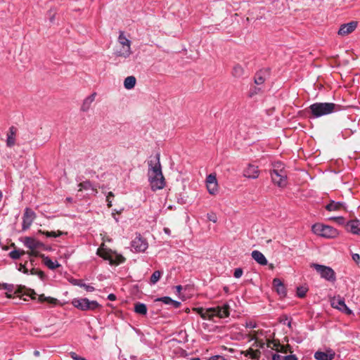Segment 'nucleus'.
Returning a JSON list of instances; mask_svg holds the SVG:
<instances>
[{"mask_svg": "<svg viewBox=\"0 0 360 360\" xmlns=\"http://www.w3.org/2000/svg\"><path fill=\"white\" fill-rule=\"evenodd\" d=\"M160 155L156 153L154 160L148 161V181L152 191L162 189L165 186V177L162 172V167L160 161Z\"/></svg>", "mask_w": 360, "mask_h": 360, "instance_id": "1", "label": "nucleus"}, {"mask_svg": "<svg viewBox=\"0 0 360 360\" xmlns=\"http://www.w3.org/2000/svg\"><path fill=\"white\" fill-rule=\"evenodd\" d=\"M341 110V106L334 103H314L309 105L307 111L310 117L318 118L328 115Z\"/></svg>", "mask_w": 360, "mask_h": 360, "instance_id": "2", "label": "nucleus"}, {"mask_svg": "<svg viewBox=\"0 0 360 360\" xmlns=\"http://www.w3.org/2000/svg\"><path fill=\"white\" fill-rule=\"evenodd\" d=\"M195 311L203 319L212 320L214 317L223 319L229 316L230 306L228 303H224L223 305L216 307L207 309L196 308Z\"/></svg>", "mask_w": 360, "mask_h": 360, "instance_id": "3", "label": "nucleus"}, {"mask_svg": "<svg viewBox=\"0 0 360 360\" xmlns=\"http://www.w3.org/2000/svg\"><path fill=\"white\" fill-rule=\"evenodd\" d=\"M281 167V163L274 165V169L271 172V177L273 183L278 187L283 188L287 184L286 172Z\"/></svg>", "mask_w": 360, "mask_h": 360, "instance_id": "4", "label": "nucleus"}, {"mask_svg": "<svg viewBox=\"0 0 360 360\" xmlns=\"http://www.w3.org/2000/svg\"><path fill=\"white\" fill-rule=\"evenodd\" d=\"M311 230L316 235L326 238H334L339 234L338 230L333 226L319 223L314 224Z\"/></svg>", "mask_w": 360, "mask_h": 360, "instance_id": "5", "label": "nucleus"}, {"mask_svg": "<svg viewBox=\"0 0 360 360\" xmlns=\"http://www.w3.org/2000/svg\"><path fill=\"white\" fill-rule=\"evenodd\" d=\"M72 304L81 311H94L101 307L97 301H91L88 298H74Z\"/></svg>", "mask_w": 360, "mask_h": 360, "instance_id": "6", "label": "nucleus"}, {"mask_svg": "<svg viewBox=\"0 0 360 360\" xmlns=\"http://www.w3.org/2000/svg\"><path fill=\"white\" fill-rule=\"evenodd\" d=\"M118 41L122 45L123 49L117 51L115 53L118 57L128 58L132 53L131 50V41L124 34L123 32H120Z\"/></svg>", "mask_w": 360, "mask_h": 360, "instance_id": "7", "label": "nucleus"}, {"mask_svg": "<svg viewBox=\"0 0 360 360\" xmlns=\"http://www.w3.org/2000/svg\"><path fill=\"white\" fill-rule=\"evenodd\" d=\"M311 267L314 269L321 276L328 281H335V274L332 268L324 265L312 263Z\"/></svg>", "mask_w": 360, "mask_h": 360, "instance_id": "8", "label": "nucleus"}, {"mask_svg": "<svg viewBox=\"0 0 360 360\" xmlns=\"http://www.w3.org/2000/svg\"><path fill=\"white\" fill-rule=\"evenodd\" d=\"M266 346L267 347L276 350L277 352H281L283 354H292L293 352L292 348L290 345H281L278 341H276L275 340H268L266 342Z\"/></svg>", "mask_w": 360, "mask_h": 360, "instance_id": "9", "label": "nucleus"}, {"mask_svg": "<svg viewBox=\"0 0 360 360\" xmlns=\"http://www.w3.org/2000/svg\"><path fill=\"white\" fill-rule=\"evenodd\" d=\"M22 242L24 245L31 250H37L38 249H43L45 250H48V248L43 243L36 240L32 237H25Z\"/></svg>", "mask_w": 360, "mask_h": 360, "instance_id": "10", "label": "nucleus"}, {"mask_svg": "<svg viewBox=\"0 0 360 360\" xmlns=\"http://www.w3.org/2000/svg\"><path fill=\"white\" fill-rule=\"evenodd\" d=\"M331 306L347 315L352 314V311L346 305L344 298L340 296L335 297L331 300Z\"/></svg>", "mask_w": 360, "mask_h": 360, "instance_id": "11", "label": "nucleus"}, {"mask_svg": "<svg viewBox=\"0 0 360 360\" xmlns=\"http://www.w3.org/2000/svg\"><path fill=\"white\" fill-rule=\"evenodd\" d=\"M131 247L136 252H143L148 248V245L146 240L141 234H137L131 241Z\"/></svg>", "mask_w": 360, "mask_h": 360, "instance_id": "12", "label": "nucleus"}, {"mask_svg": "<svg viewBox=\"0 0 360 360\" xmlns=\"http://www.w3.org/2000/svg\"><path fill=\"white\" fill-rule=\"evenodd\" d=\"M36 217V214L30 208L27 207L22 217V230L28 229Z\"/></svg>", "mask_w": 360, "mask_h": 360, "instance_id": "13", "label": "nucleus"}, {"mask_svg": "<svg viewBox=\"0 0 360 360\" xmlns=\"http://www.w3.org/2000/svg\"><path fill=\"white\" fill-rule=\"evenodd\" d=\"M358 22L356 21H352L340 26L338 34L341 36L347 35L355 30L357 27Z\"/></svg>", "mask_w": 360, "mask_h": 360, "instance_id": "14", "label": "nucleus"}, {"mask_svg": "<svg viewBox=\"0 0 360 360\" xmlns=\"http://www.w3.org/2000/svg\"><path fill=\"white\" fill-rule=\"evenodd\" d=\"M207 188L208 192L214 195L218 191V185L216 176L214 174H210L206 179Z\"/></svg>", "mask_w": 360, "mask_h": 360, "instance_id": "15", "label": "nucleus"}, {"mask_svg": "<svg viewBox=\"0 0 360 360\" xmlns=\"http://www.w3.org/2000/svg\"><path fill=\"white\" fill-rule=\"evenodd\" d=\"M335 356V353L331 349H328L326 352L318 351L314 354V358L316 360H333Z\"/></svg>", "mask_w": 360, "mask_h": 360, "instance_id": "16", "label": "nucleus"}, {"mask_svg": "<svg viewBox=\"0 0 360 360\" xmlns=\"http://www.w3.org/2000/svg\"><path fill=\"white\" fill-rule=\"evenodd\" d=\"M273 286L280 297H284L286 296L287 292L285 287L281 279L277 278H274L273 280Z\"/></svg>", "mask_w": 360, "mask_h": 360, "instance_id": "17", "label": "nucleus"}, {"mask_svg": "<svg viewBox=\"0 0 360 360\" xmlns=\"http://www.w3.org/2000/svg\"><path fill=\"white\" fill-rule=\"evenodd\" d=\"M259 171L258 169V167L250 164L244 170L243 175L247 178L257 179L259 176Z\"/></svg>", "mask_w": 360, "mask_h": 360, "instance_id": "18", "label": "nucleus"}, {"mask_svg": "<svg viewBox=\"0 0 360 360\" xmlns=\"http://www.w3.org/2000/svg\"><path fill=\"white\" fill-rule=\"evenodd\" d=\"M345 226L347 231L360 236V223L358 220H350Z\"/></svg>", "mask_w": 360, "mask_h": 360, "instance_id": "19", "label": "nucleus"}, {"mask_svg": "<svg viewBox=\"0 0 360 360\" xmlns=\"http://www.w3.org/2000/svg\"><path fill=\"white\" fill-rule=\"evenodd\" d=\"M16 131L17 129L15 127L12 126L9 128L6 139V146L9 148L13 147L15 144Z\"/></svg>", "mask_w": 360, "mask_h": 360, "instance_id": "20", "label": "nucleus"}, {"mask_svg": "<svg viewBox=\"0 0 360 360\" xmlns=\"http://www.w3.org/2000/svg\"><path fill=\"white\" fill-rule=\"evenodd\" d=\"M155 301L162 302L165 304H170L175 309H178L181 306L180 302L174 300L171 297L167 296L157 298Z\"/></svg>", "mask_w": 360, "mask_h": 360, "instance_id": "21", "label": "nucleus"}, {"mask_svg": "<svg viewBox=\"0 0 360 360\" xmlns=\"http://www.w3.org/2000/svg\"><path fill=\"white\" fill-rule=\"evenodd\" d=\"M252 257L260 265H266L267 259L264 255L258 250H254L252 252Z\"/></svg>", "mask_w": 360, "mask_h": 360, "instance_id": "22", "label": "nucleus"}, {"mask_svg": "<svg viewBox=\"0 0 360 360\" xmlns=\"http://www.w3.org/2000/svg\"><path fill=\"white\" fill-rule=\"evenodd\" d=\"M70 282L73 285H77V286H79L81 288H84L86 290V291H87V292H93L95 290L94 287L84 283L83 282V281L81 279L71 278L70 280Z\"/></svg>", "mask_w": 360, "mask_h": 360, "instance_id": "23", "label": "nucleus"}, {"mask_svg": "<svg viewBox=\"0 0 360 360\" xmlns=\"http://www.w3.org/2000/svg\"><path fill=\"white\" fill-rule=\"evenodd\" d=\"M40 257L42 258L44 264L51 270H54L56 268L60 266V264L57 262H53L49 257L44 255H41Z\"/></svg>", "mask_w": 360, "mask_h": 360, "instance_id": "24", "label": "nucleus"}, {"mask_svg": "<svg viewBox=\"0 0 360 360\" xmlns=\"http://www.w3.org/2000/svg\"><path fill=\"white\" fill-rule=\"evenodd\" d=\"M344 203L342 202H335V200H330V202L326 205L325 208L329 212L338 211L343 208Z\"/></svg>", "mask_w": 360, "mask_h": 360, "instance_id": "25", "label": "nucleus"}, {"mask_svg": "<svg viewBox=\"0 0 360 360\" xmlns=\"http://www.w3.org/2000/svg\"><path fill=\"white\" fill-rule=\"evenodd\" d=\"M268 72L267 70H260L257 72L255 77V83L257 85L263 84L265 81L264 75Z\"/></svg>", "mask_w": 360, "mask_h": 360, "instance_id": "26", "label": "nucleus"}, {"mask_svg": "<svg viewBox=\"0 0 360 360\" xmlns=\"http://www.w3.org/2000/svg\"><path fill=\"white\" fill-rule=\"evenodd\" d=\"M134 311L136 314L141 315H146L147 314V307L145 304L141 302H136L134 304Z\"/></svg>", "mask_w": 360, "mask_h": 360, "instance_id": "27", "label": "nucleus"}, {"mask_svg": "<svg viewBox=\"0 0 360 360\" xmlns=\"http://www.w3.org/2000/svg\"><path fill=\"white\" fill-rule=\"evenodd\" d=\"M136 78L134 76H129L124 81V86L127 89H131L136 84Z\"/></svg>", "mask_w": 360, "mask_h": 360, "instance_id": "28", "label": "nucleus"}, {"mask_svg": "<svg viewBox=\"0 0 360 360\" xmlns=\"http://www.w3.org/2000/svg\"><path fill=\"white\" fill-rule=\"evenodd\" d=\"M243 75H244V69L243 68V67L239 64L235 65L234 67L233 68L232 75L234 77L240 78Z\"/></svg>", "mask_w": 360, "mask_h": 360, "instance_id": "29", "label": "nucleus"}, {"mask_svg": "<svg viewBox=\"0 0 360 360\" xmlns=\"http://www.w3.org/2000/svg\"><path fill=\"white\" fill-rule=\"evenodd\" d=\"M162 274H163L162 271H159V270L155 271L150 276V284H153V285L155 284L160 280Z\"/></svg>", "mask_w": 360, "mask_h": 360, "instance_id": "30", "label": "nucleus"}, {"mask_svg": "<svg viewBox=\"0 0 360 360\" xmlns=\"http://www.w3.org/2000/svg\"><path fill=\"white\" fill-rule=\"evenodd\" d=\"M261 352L259 350L256 349L254 350L252 349H249L246 351V356H249L252 359H258L260 357Z\"/></svg>", "mask_w": 360, "mask_h": 360, "instance_id": "31", "label": "nucleus"}, {"mask_svg": "<svg viewBox=\"0 0 360 360\" xmlns=\"http://www.w3.org/2000/svg\"><path fill=\"white\" fill-rule=\"evenodd\" d=\"M25 253L24 250H14L9 252V257L13 259H18Z\"/></svg>", "mask_w": 360, "mask_h": 360, "instance_id": "32", "label": "nucleus"}, {"mask_svg": "<svg viewBox=\"0 0 360 360\" xmlns=\"http://www.w3.org/2000/svg\"><path fill=\"white\" fill-rule=\"evenodd\" d=\"M79 190H89L92 189L94 190L92 184L90 181H84L79 184Z\"/></svg>", "mask_w": 360, "mask_h": 360, "instance_id": "33", "label": "nucleus"}, {"mask_svg": "<svg viewBox=\"0 0 360 360\" xmlns=\"http://www.w3.org/2000/svg\"><path fill=\"white\" fill-rule=\"evenodd\" d=\"M29 274L32 275H37L41 280H43L45 277L44 271L34 268H32L30 271H29Z\"/></svg>", "mask_w": 360, "mask_h": 360, "instance_id": "34", "label": "nucleus"}, {"mask_svg": "<svg viewBox=\"0 0 360 360\" xmlns=\"http://www.w3.org/2000/svg\"><path fill=\"white\" fill-rule=\"evenodd\" d=\"M39 233L45 235L46 237H54V238L58 237L62 234L61 232L56 233L54 231H41V230H39Z\"/></svg>", "mask_w": 360, "mask_h": 360, "instance_id": "35", "label": "nucleus"}, {"mask_svg": "<svg viewBox=\"0 0 360 360\" xmlns=\"http://www.w3.org/2000/svg\"><path fill=\"white\" fill-rule=\"evenodd\" d=\"M307 292V289L304 287H298L297 288V295L299 297H304L306 295V293Z\"/></svg>", "mask_w": 360, "mask_h": 360, "instance_id": "36", "label": "nucleus"}, {"mask_svg": "<svg viewBox=\"0 0 360 360\" xmlns=\"http://www.w3.org/2000/svg\"><path fill=\"white\" fill-rule=\"evenodd\" d=\"M91 103L88 101L87 100L84 99L83 101V103L81 106V110L83 112H86L89 110L91 106Z\"/></svg>", "mask_w": 360, "mask_h": 360, "instance_id": "37", "label": "nucleus"}, {"mask_svg": "<svg viewBox=\"0 0 360 360\" xmlns=\"http://www.w3.org/2000/svg\"><path fill=\"white\" fill-rule=\"evenodd\" d=\"M243 271L241 268H236L234 270L233 276L236 278H239L242 276Z\"/></svg>", "mask_w": 360, "mask_h": 360, "instance_id": "38", "label": "nucleus"}, {"mask_svg": "<svg viewBox=\"0 0 360 360\" xmlns=\"http://www.w3.org/2000/svg\"><path fill=\"white\" fill-rule=\"evenodd\" d=\"M18 270L25 274H29V270L26 268L25 264H20Z\"/></svg>", "mask_w": 360, "mask_h": 360, "instance_id": "39", "label": "nucleus"}, {"mask_svg": "<svg viewBox=\"0 0 360 360\" xmlns=\"http://www.w3.org/2000/svg\"><path fill=\"white\" fill-rule=\"evenodd\" d=\"M114 197V194L112 192H109L106 196V201L108 202V207H112V201L110 200L111 198H113Z\"/></svg>", "mask_w": 360, "mask_h": 360, "instance_id": "40", "label": "nucleus"}, {"mask_svg": "<svg viewBox=\"0 0 360 360\" xmlns=\"http://www.w3.org/2000/svg\"><path fill=\"white\" fill-rule=\"evenodd\" d=\"M207 219L210 221L214 222V223L217 222V217L216 214L214 213L207 214Z\"/></svg>", "mask_w": 360, "mask_h": 360, "instance_id": "41", "label": "nucleus"}, {"mask_svg": "<svg viewBox=\"0 0 360 360\" xmlns=\"http://www.w3.org/2000/svg\"><path fill=\"white\" fill-rule=\"evenodd\" d=\"M331 219L335 220L339 224H345V218L342 217H332Z\"/></svg>", "mask_w": 360, "mask_h": 360, "instance_id": "42", "label": "nucleus"}, {"mask_svg": "<svg viewBox=\"0 0 360 360\" xmlns=\"http://www.w3.org/2000/svg\"><path fill=\"white\" fill-rule=\"evenodd\" d=\"M283 360H298V358L295 354H290L283 356Z\"/></svg>", "mask_w": 360, "mask_h": 360, "instance_id": "43", "label": "nucleus"}, {"mask_svg": "<svg viewBox=\"0 0 360 360\" xmlns=\"http://www.w3.org/2000/svg\"><path fill=\"white\" fill-rule=\"evenodd\" d=\"M352 259L359 264L360 263V255L358 253H354L352 255Z\"/></svg>", "mask_w": 360, "mask_h": 360, "instance_id": "44", "label": "nucleus"}, {"mask_svg": "<svg viewBox=\"0 0 360 360\" xmlns=\"http://www.w3.org/2000/svg\"><path fill=\"white\" fill-rule=\"evenodd\" d=\"M96 96V93L94 92L93 94H91L90 96H89L85 99L87 100L88 101H89L91 103H92L95 100Z\"/></svg>", "mask_w": 360, "mask_h": 360, "instance_id": "45", "label": "nucleus"}, {"mask_svg": "<svg viewBox=\"0 0 360 360\" xmlns=\"http://www.w3.org/2000/svg\"><path fill=\"white\" fill-rule=\"evenodd\" d=\"M209 360H226L223 356L221 355H215L211 356Z\"/></svg>", "mask_w": 360, "mask_h": 360, "instance_id": "46", "label": "nucleus"}, {"mask_svg": "<svg viewBox=\"0 0 360 360\" xmlns=\"http://www.w3.org/2000/svg\"><path fill=\"white\" fill-rule=\"evenodd\" d=\"M281 322H283V324H286L288 328H291V324H292V319H290V320H288V317H285V320L283 321H281Z\"/></svg>", "mask_w": 360, "mask_h": 360, "instance_id": "47", "label": "nucleus"}, {"mask_svg": "<svg viewBox=\"0 0 360 360\" xmlns=\"http://www.w3.org/2000/svg\"><path fill=\"white\" fill-rule=\"evenodd\" d=\"M55 300L54 299L51 298V297H46L44 296V295H41L39 296V301L41 302H44L45 300Z\"/></svg>", "mask_w": 360, "mask_h": 360, "instance_id": "48", "label": "nucleus"}, {"mask_svg": "<svg viewBox=\"0 0 360 360\" xmlns=\"http://www.w3.org/2000/svg\"><path fill=\"white\" fill-rule=\"evenodd\" d=\"M272 360H283V356L278 354H274L272 356Z\"/></svg>", "mask_w": 360, "mask_h": 360, "instance_id": "49", "label": "nucleus"}, {"mask_svg": "<svg viewBox=\"0 0 360 360\" xmlns=\"http://www.w3.org/2000/svg\"><path fill=\"white\" fill-rule=\"evenodd\" d=\"M257 346L260 348H264L265 345H266L265 342H264L262 340H257L256 341Z\"/></svg>", "mask_w": 360, "mask_h": 360, "instance_id": "50", "label": "nucleus"}, {"mask_svg": "<svg viewBox=\"0 0 360 360\" xmlns=\"http://www.w3.org/2000/svg\"><path fill=\"white\" fill-rule=\"evenodd\" d=\"M29 255L34 256V257H40L41 254H39L37 250H31V252H28Z\"/></svg>", "mask_w": 360, "mask_h": 360, "instance_id": "51", "label": "nucleus"}, {"mask_svg": "<svg viewBox=\"0 0 360 360\" xmlns=\"http://www.w3.org/2000/svg\"><path fill=\"white\" fill-rule=\"evenodd\" d=\"M2 288L4 290H10L11 285L7 283H3V284L0 283V288Z\"/></svg>", "mask_w": 360, "mask_h": 360, "instance_id": "52", "label": "nucleus"}, {"mask_svg": "<svg viewBox=\"0 0 360 360\" xmlns=\"http://www.w3.org/2000/svg\"><path fill=\"white\" fill-rule=\"evenodd\" d=\"M30 293L28 294L29 296L32 297V299H35L36 292L34 291V290L30 289L29 290Z\"/></svg>", "mask_w": 360, "mask_h": 360, "instance_id": "53", "label": "nucleus"}, {"mask_svg": "<svg viewBox=\"0 0 360 360\" xmlns=\"http://www.w3.org/2000/svg\"><path fill=\"white\" fill-rule=\"evenodd\" d=\"M108 299L110 301H114L116 300V296L114 294H110L108 296Z\"/></svg>", "mask_w": 360, "mask_h": 360, "instance_id": "54", "label": "nucleus"}, {"mask_svg": "<svg viewBox=\"0 0 360 360\" xmlns=\"http://www.w3.org/2000/svg\"><path fill=\"white\" fill-rule=\"evenodd\" d=\"M176 290V292L179 294L181 292V290H182V287L181 285H176L175 287Z\"/></svg>", "mask_w": 360, "mask_h": 360, "instance_id": "55", "label": "nucleus"}, {"mask_svg": "<svg viewBox=\"0 0 360 360\" xmlns=\"http://www.w3.org/2000/svg\"><path fill=\"white\" fill-rule=\"evenodd\" d=\"M71 357H72L74 360H76V358H79L80 356H77L75 352H72V353H71Z\"/></svg>", "mask_w": 360, "mask_h": 360, "instance_id": "56", "label": "nucleus"}, {"mask_svg": "<svg viewBox=\"0 0 360 360\" xmlns=\"http://www.w3.org/2000/svg\"><path fill=\"white\" fill-rule=\"evenodd\" d=\"M259 88H255L254 91L250 93V96H252L254 94H257V91H259Z\"/></svg>", "mask_w": 360, "mask_h": 360, "instance_id": "57", "label": "nucleus"}, {"mask_svg": "<svg viewBox=\"0 0 360 360\" xmlns=\"http://www.w3.org/2000/svg\"><path fill=\"white\" fill-rule=\"evenodd\" d=\"M164 232L168 235L171 233V231L169 228H164Z\"/></svg>", "mask_w": 360, "mask_h": 360, "instance_id": "58", "label": "nucleus"}, {"mask_svg": "<svg viewBox=\"0 0 360 360\" xmlns=\"http://www.w3.org/2000/svg\"><path fill=\"white\" fill-rule=\"evenodd\" d=\"M34 355L35 356H39L40 355V352H39V351H38V350H35V351H34Z\"/></svg>", "mask_w": 360, "mask_h": 360, "instance_id": "59", "label": "nucleus"}, {"mask_svg": "<svg viewBox=\"0 0 360 360\" xmlns=\"http://www.w3.org/2000/svg\"><path fill=\"white\" fill-rule=\"evenodd\" d=\"M224 292H225L228 293V292H229V287H227V286H224Z\"/></svg>", "mask_w": 360, "mask_h": 360, "instance_id": "60", "label": "nucleus"}, {"mask_svg": "<svg viewBox=\"0 0 360 360\" xmlns=\"http://www.w3.org/2000/svg\"><path fill=\"white\" fill-rule=\"evenodd\" d=\"M76 360H86L85 358L84 357H79V358H76Z\"/></svg>", "mask_w": 360, "mask_h": 360, "instance_id": "61", "label": "nucleus"}, {"mask_svg": "<svg viewBox=\"0 0 360 360\" xmlns=\"http://www.w3.org/2000/svg\"><path fill=\"white\" fill-rule=\"evenodd\" d=\"M191 360H200L199 358H192Z\"/></svg>", "mask_w": 360, "mask_h": 360, "instance_id": "62", "label": "nucleus"}, {"mask_svg": "<svg viewBox=\"0 0 360 360\" xmlns=\"http://www.w3.org/2000/svg\"><path fill=\"white\" fill-rule=\"evenodd\" d=\"M53 18H54V17H53H53H51V18H50L51 22H53Z\"/></svg>", "mask_w": 360, "mask_h": 360, "instance_id": "63", "label": "nucleus"}, {"mask_svg": "<svg viewBox=\"0 0 360 360\" xmlns=\"http://www.w3.org/2000/svg\"><path fill=\"white\" fill-rule=\"evenodd\" d=\"M124 262V258L123 257H122V260L120 261V262Z\"/></svg>", "mask_w": 360, "mask_h": 360, "instance_id": "64", "label": "nucleus"}]
</instances>
